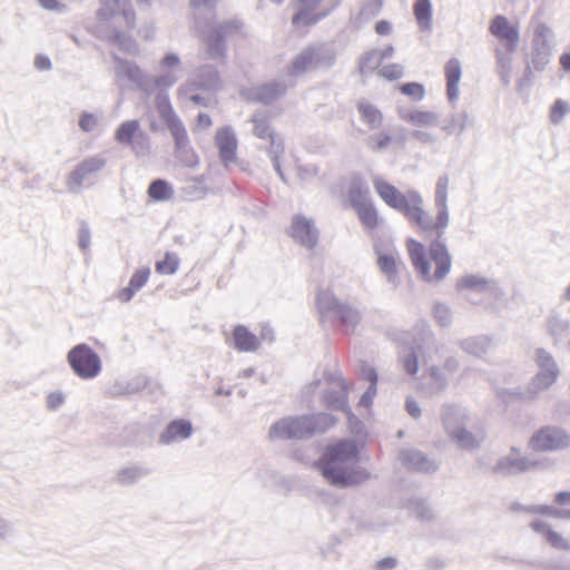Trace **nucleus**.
<instances>
[{
  "label": "nucleus",
  "mask_w": 570,
  "mask_h": 570,
  "mask_svg": "<svg viewBox=\"0 0 570 570\" xmlns=\"http://www.w3.org/2000/svg\"><path fill=\"white\" fill-rule=\"evenodd\" d=\"M432 314L435 322L443 327L451 325L452 323V314L448 305L443 303H434L432 308Z\"/></svg>",
  "instance_id": "55"
},
{
  "label": "nucleus",
  "mask_w": 570,
  "mask_h": 570,
  "mask_svg": "<svg viewBox=\"0 0 570 570\" xmlns=\"http://www.w3.org/2000/svg\"><path fill=\"white\" fill-rule=\"evenodd\" d=\"M177 80L178 78L173 72H166L156 77L147 76L144 91L147 94H151L155 90L168 91V89L171 88L177 82Z\"/></svg>",
  "instance_id": "38"
},
{
  "label": "nucleus",
  "mask_w": 570,
  "mask_h": 570,
  "mask_svg": "<svg viewBox=\"0 0 570 570\" xmlns=\"http://www.w3.org/2000/svg\"><path fill=\"white\" fill-rule=\"evenodd\" d=\"M171 188L164 180H155L150 184L148 194L153 199L156 200H167L171 196Z\"/></svg>",
  "instance_id": "52"
},
{
  "label": "nucleus",
  "mask_w": 570,
  "mask_h": 570,
  "mask_svg": "<svg viewBox=\"0 0 570 570\" xmlns=\"http://www.w3.org/2000/svg\"><path fill=\"white\" fill-rule=\"evenodd\" d=\"M212 28L222 33L224 38H227L228 36L238 32L243 28V22L242 20L234 18L219 22Z\"/></svg>",
  "instance_id": "58"
},
{
  "label": "nucleus",
  "mask_w": 570,
  "mask_h": 570,
  "mask_svg": "<svg viewBox=\"0 0 570 570\" xmlns=\"http://www.w3.org/2000/svg\"><path fill=\"white\" fill-rule=\"evenodd\" d=\"M535 463L512 448L509 453L500 456L492 470L497 474L513 475L533 469Z\"/></svg>",
  "instance_id": "16"
},
{
  "label": "nucleus",
  "mask_w": 570,
  "mask_h": 570,
  "mask_svg": "<svg viewBox=\"0 0 570 570\" xmlns=\"http://www.w3.org/2000/svg\"><path fill=\"white\" fill-rule=\"evenodd\" d=\"M399 90L402 95L410 97L414 101H421L425 96L424 86L416 81L401 83Z\"/></svg>",
  "instance_id": "51"
},
{
  "label": "nucleus",
  "mask_w": 570,
  "mask_h": 570,
  "mask_svg": "<svg viewBox=\"0 0 570 570\" xmlns=\"http://www.w3.org/2000/svg\"><path fill=\"white\" fill-rule=\"evenodd\" d=\"M420 363L424 370L422 389L432 395L441 393L448 385L449 374L459 368V360L455 356L441 360L439 351L430 345L412 350L403 358L404 368L410 374L417 372Z\"/></svg>",
  "instance_id": "2"
},
{
  "label": "nucleus",
  "mask_w": 570,
  "mask_h": 570,
  "mask_svg": "<svg viewBox=\"0 0 570 570\" xmlns=\"http://www.w3.org/2000/svg\"><path fill=\"white\" fill-rule=\"evenodd\" d=\"M78 125L83 132H91L98 125V117L92 112L83 111L79 116Z\"/></svg>",
  "instance_id": "63"
},
{
  "label": "nucleus",
  "mask_w": 570,
  "mask_h": 570,
  "mask_svg": "<svg viewBox=\"0 0 570 570\" xmlns=\"http://www.w3.org/2000/svg\"><path fill=\"white\" fill-rule=\"evenodd\" d=\"M364 376L370 382V386L366 392L362 395L358 405L363 407H368L372 404L373 397L376 394V382L377 374L373 367H367L364 370Z\"/></svg>",
  "instance_id": "48"
},
{
  "label": "nucleus",
  "mask_w": 570,
  "mask_h": 570,
  "mask_svg": "<svg viewBox=\"0 0 570 570\" xmlns=\"http://www.w3.org/2000/svg\"><path fill=\"white\" fill-rule=\"evenodd\" d=\"M489 29L509 53L517 50L520 39L519 28L512 24L505 16L497 14L491 20Z\"/></svg>",
  "instance_id": "14"
},
{
  "label": "nucleus",
  "mask_w": 570,
  "mask_h": 570,
  "mask_svg": "<svg viewBox=\"0 0 570 570\" xmlns=\"http://www.w3.org/2000/svg\"><path fill=\"white\" fill-rule=\"evenodd\" d=\"M399 460L406 468L417 472H434L439 468L436 460L414 449L402 450Z\"/></svg>",
  "instance_id": "22"
},
{
  "label": "nucleus",
  "mask_w": 570,
  "mask_h": 570,
  "mask_svg": "<svg viewBox=\"0 0 570 570\" xmlns=\"http://www.w3.org/2000/svg\"><path fill=\"white\" fill-rule=\"evenodd\" d=\"M383 8V0H368L365 2L358 13V19L367 21L380 14Z\"/></svg>",
  "instance_id": "56"
},
{
  "label": "nucleus",
  "mask_w": 570,
  "mask_h": 570,
  "mask_svg": "<svg viewBox=\"0 0 570 570\" xmlns=\"http://www.w3.org/2000/svg\"><path fill=\"white\" fill-rule=\"evenodd\" d=\"M291 236L301 246L311 249L318 240V229L314 220L302 214H296L292 218Z\"/></svg>",
  "instance_id": "15"
},
{
  "label": "nucleus",
  "mask_w": 570,
  "mask_h": 570,
  "mask_svg": "<svg viewBox=\"0 0 570 570\" xmlns=\"http://www.w3.org/2000/svg\"><path fill=\"white\" fill-rule=\"evenodd\" d=\"M155 102H156L157 110L160 115V118L175 112V110L170 104L168 91H164V90L158 91L157 90V95L155 97Z\"/></svg>",
  "instance_id": "60"
},
{
  "label": "nucleus",
  "mask_w": 570,
  "mask_h": 570,
  "mask_svg": "<svg viewBox=\"0 0 570 570\" xmlns=\"http://www.w3.org/2000/svg\"><path fill=\"white\" fill-rule=\"evenodd\" d=\"M531 446L535 451H554L570 446V436L557 428H544L531 439Z\"/></svg>",
  "instance_id": "13"
},
{
  "label": "nucleus",
  "mask_w": 570,
  "mask_h": 570,
  "mask_svg": "<svg viewBox=\"0 0 570 570\" xmlns=\"http://www.w3.org/2000/svg\"><path fill=\"white\" fill-rule=\"evenodd\" d=\"M353 209L365 230L373 232L379 227L381 218L373 200L361 204Z\"/></svg>",
  "instance_id": "28"
},
{
  "label": "nucleus",
  "mask_w": 570,
  "mask_h": 570,
  "mask_svg": "<svg viewBox=\"0 0 570 570\" xmlns=\"http://www.w3.org/2000/svg\"><path fill=\"white\" fill-rule=\"evenodd\" d=\"M222 87L223 81L218 69L213 65H203L198 68L195 80L183 85L179 91L204 90L217 92Z\"/></svg>",
  "instance_id": "12"
},
{
  "label": "nucleus",
  "mask_w": 570,
  "mask_h": 570,
  "mask_svg": "<svg viewBox=\"0 0 570 570\" xmlns=\"http://www.w3.org/2000/svg\"><path fill=\"white\" fill-rule=\"evenodd\" d=\"M570 112V105L563 99H557L550 108V120L553 124H560L564 116Z\"/></svg>",
  "instance_id": "57"
},
{
  "label": "nucleus",
  "mask_w": 570,
  "mask_h": 570,
  "mask_svg": "<svg viewBox=\"0 0 570 570\" xmlns=\"http://www.w3.org/2000/svg\"><path fill=\"white\" fill-rule=\"evenodd\" d=\"M335 9V6H332L331 8L326 10H322L318 12H314L315 9H312L309 7H306L304 4H298L297 11L292 17V23L294 26H313L326 18L332 13V11Z\"/></svg>",
  "instance_id": "27"
},
{
  "label": "nucleus",
  "mask_w": 570,
  "mask_h": 570,
  "mask_svg": "<svg viewBox=\"0 0 570 570\" xmlns=\"http://www.w3.org/2000/svg\"><path fill=\"white\" fill-rule=\"evenodd\" d=\"M383 62L379 58V50H368L364 52L358 62V70L361 75H367L368 72L380 69Z\"/></svg>",
  "instance_id": "45"
},
{
  "label": "nucleus",
  "mask_w": 570,
  "mask_h": 570,
  "mask_svg": "<svg viewBox=\"0 0 570 570\" xmlns=\"http://www.w3.org/2000/svg\"><path fill=\"white\" fill-rule=\"evenodd\" d=\"M523 511L529 514H542L554 519L570 520V510H560L547 504H533L523 508Z\"/></svg>",
  "instance_id": "40"
},
{
  "label": "nucleus",
  "mask_w": 570,
  "mask_h": 570,
  "mask_svg": "<svg viewBox=\"0 0 570 570\" xmlns=\"http://www.w3.org/2000/svg\"><path fill=\"white\" fill-rule=\"evenodd\" d=\"M68 363L73 372L83 380L94 379L101 371L100 357L86 344H78L69 351Z\"/></svg>",
  "instance_id": "9"
},
{
  "label": "nucleus",
  "mask_w": 570,
  "mask_h": 570,
  "mask_svg": "<svg viewBox=\"0 0 570 570\" xmlns=\"http://www.w3.org/2000/svg\"><path fill=\"white\" fill-rule=\"evenodd\" d=\"M456 287L460 292L473 291L489 295L492 298H498L503 295L498 283L493 279H488L479 275H465L458 279Z\"/></svg>",
  "instance_id": "20"
},
{
  "label": "nucleus",
  "mask_w": 570,
  "mask_h": 570,
  "mask_svg": "<svg viewBox=\"0 0 570 570\" xmlns=\"http://www.w3.org/2000/svg\"><path fill=\"white\" fill-rule=\"evenodd\" d=\"M377 256V266L384 274L387 282L395 283L400 267L403 265L397 253L393 249L375 248Z\"/></svg>",
  "instance_id": "24"
},
{
  "label": "nucleus",
  "mask_w": 570,
  "mask_h": 570,
  "mask_svg": "<svg viewBox=\"0 0 570 570\" xmlns=\"http://www.w3.org/2000/svg\"><path fill=\"white\" fill-rule=\"evenodd\" d=\"M233 345L240 352H254L258 348L259 341L245 326L238 325L233 331Z\"/></svg>",
  "instance_id": "30"
},
{
  "label": "nucleus",
  "mask_w": 570,
  "mask_h": 570,
  "mask_svg": "<svg viewBox=\"0 0 570 570\" xmlns=\"http://www.w3.org/2000/svg\"><path fill=\"white\" fill-rule=\"evenodd\" d=\"M377 75L389 81L399 80L404 76V69L399 63H390L379 69Z\"/></svg>",
  "instance_id": "59"
},
{
  "label": "nucleus",
  "mask_w": 570,
  "mask_h": 570,
  "mask_svg": "<svg viewBox=\"0 0 570 570\" xmlns=\"http://www.w3.org/2000/svg\"><path fill=\"white\" fill-rule=\"evenodd\" d=\"M207 56L212 60L224 59L227 53L226 38L210 28L205 38Z\"/></svg>",
  "instance_id": "29"
},
{
  "label": "nucleus",
  "mask_w": 570,
  "mask_h": 570,
  "mask_svg": "<svg viewBox=\"0 0 570 570\" xmlns=\"http://www.w3.org/2000/svg\"><path fill=\"white\" fill-rule=\"evenodd\" d=\"M119 16L122 17L125 26L128 29L131 30V29L135 28V26H136V12L134 10L132 4L128 0L124 1L122 6L120 8Z\"/></svg>",
  "instance_id": "64"
},
{
  "label": "nucleus",
  "mask_w": 570,
  "mask_h": 570,
  "mask_svg": "<svg viewBox=\"0 0 570 570\" xmlns=\"http://www.w3.org/2000/svg\"><path fill=\"white\" fill-rule=\"evenodd\" d=\"M317 307L322 313H333L336 315L342 304L335 297V295L328 291L323 289L318 292L316 298Z\"/></svg>",
  "instance_id": "42"
},
{
  "label": "nucleus",
  "mask_w": 570,
  "mask_h": 570,
  "mask_svg": "<svg viewBox=\"0 0 570 570\" xmlns=\"http://www.w3.org/2000/svg\"><path fill=\"white\" fill-rule=\"evenodd\" d=\"M179 265V258L170 253H167L163 261L156 263V272L163 275L175 274Z\"/></svg>",
  "instance_id": "54"
},
{
  "label": "nucleus",
  "mask_w": 570,
  "mask_h": 570,
  "mask_svg": "<svg viewBox=\"0 0 570 570\" xmlns=\"http://www.w3.org/2000/svg\"><path fill=\"white\" fill-rule=\"evenodd\" d=\"M318 469L324 479L337 488L353 487L368 478V473L360 466L356 443L351 440L328 446L320 459Z\"/></svg>",
  "instance_id": "1"
},
{
  "label": "nucleus",
  "mask_w": 570,
  "mask_h": 570,
  "mask_svg": "<svg viewBox=\"0 0 570 570\" xmlns=\"http://www.w3.org/2000/svg\"><path fill=\"white\" fill-rule=\"evenodd\" d=\"M546 330L554 346L563 345L570 352V322L567 318L558 314L550 315Z\"/></svg>",
  "instance_id": "23"
},
{
  "label": "nucleus",
  "mask_w": 570,
  "mask_h": 570,
  "mask_svg": "<svg viewBox=\"0 0 570 570\" xmlns=\"http://www.w3.org/2000/svg\"><path fill=\"white\" fill-rule=\"evenodd\" d=\"M111 59L115 62V73L118 79H127L135 83L140 90L144 91L147 75L134 61L121 58L117 53H111Z\"/></svg>",
  "instance_id": "19"
},
{
  "label": "nucleus",
  "mask_w": 570,
  "mask_h": 570,
  "mask_svg": "<svg viewBox=\"0 0 570 570\" xmlns=\"http://www.w3.org/2000/svg\"><path fill=\"white\" fill-rule=\"evenodd\" d=\"M140 130V124L137 119L124 121L119 125L115 132V139L117 142H134V137Z\"/></svg>",
  "instance_id": "41"
},
{
  "label": "nucleus",
  "mask_w": 570,
  "mask_h": 570,
  "mask_svg": "<svg viewBox=\"0 0 570 570\" xmlns=\"http://www.w3.org/2000/svg\"><path fill=\"white\" fill-rule=\"evenodd\" d=\"M108 40L127 55L135 56L139 52V46L132 36L124 32L119 28H112Z\"/></svg>",
  "instance_id": "34"
},
{
  "label": "nucleus",
  "mask_w": 570,
  "mask_h": 570,
  "mask_svg": "<svg viewBox=\"0 0 570 570\" xmlns=\"http://www.w3.org/2000/svg\"><path fill=\"white\" fill-rule=\"evenodd\" d=\"M148 474H149V470L147 468L139 466V465H130V466H125V468H121L120 470H118L116 473L115 480H116V482H118L120 484L128 485V484L136 483L138 480H140L141 478H144Z\"/></svg>",
  "instance_id": "39"
},
{
  "label": "nucleus",
  "mask_w": 570,
  "mask_h": 570,
  "mask_svg": "<svg viewBox=\"0 0 570 570\" xmlns=\"http://www.w3.org/2000/svg\"><path fill=\"white\" fill-rule=\"evenodd\" d=\"M528 385L524 387L504 389L501 394L507 401H534L537 397L527 395Z\"/></svg>",
  "instance_id": "62"
},
{
  "label": "nucleus",
  "mask_w": 570,
  "mask_h": 570,
  "mask_svg": "<svg viewBox=\"0 0 570 570\" xmlns=\"http://www.w3.org/2000/svg\"><path fill=\"white\" fill-rule=\"evenodd\" d=\"M322 392V397L328 407L343 410L345 406L344 385L340 380L326 379L315 383Z\"/></svg>",
  "instance_id": "21"
},
{
  "label": "nucleus",
  "mask_w": 570,
  "mask_h": 570,
  "mask_svg": "<svg viewBox=\"0 0 570 570\" xmlns=\"http://www.w3.org/2000/svg\"><path fill=\"white\" fill-rule=\"evenodd\" d=\"M492 340L483 335L468 337L460 342L462 351L473 356H482L492 348Z\"/></svg>",
  "instance_id": "32"
},
{
  "label": "nucleus",
  "mask_w": 570,
  "mask_h": 570,
  "mask_svg": "<svg viewBox=\"0 0 570 570\" xmlns=\"http://www.w3.org/2000/svg\"><path fill=\"white\" fill-rule=\"evenodd\" d=\"M169 129L170 134L174 137L175 142H186L187 139V131L185 129L184 124L179 119V117L176 115V112H173L170 115H167L161 118Z\"/></svg>",
  "instance_id": "43"
},
{
  "label": "nucleus",
  "mask_w": 570,
  "mask_h": 570,
  "mask_svg": "<svg viewBox=\"0 0 570 570\" xmlns=\"http://www.w3.org/2000/svg\"><path fill=\"white\" fill-rule=\"evenodd\" d=\"M287 92V86L283 81H268L258 86L243 89L242 97L249 102H258L271 106Z\"/></svg>",
  "instance_id": "11"
},
{
  "label": "nucleus",
  "mask_w": 570,
  "mask_h": 570,
  "mask_svg": "<svg viewBox=\"0 0 570 570\" xmlns=\"http://www.w3.org/2000/svg\"><path fill=\"white\" fill-rule=\"evenodd\" d=\"M530 528L552 549L564 552L570 551V539L553 529L547 521L535 518L531 521Z\"/></svg>",
  "instance_id": "18"
},
{
  "label": "nucleus",
  "mask_w": 570,
  "mask_h": 570,
  "mask_svg": "<svg viewBox=\"0 0 570 570\" xmlns=\"http://www.w3.org/2000/svg\"><path fill=\"white\" fill-rule=\"evenodd\" d=\"M314 69L330 70L336 62V51L328 46H313Z\"/></svg>",
  "instance_id": "35"
},
{
  "label": "nucleus",
  "mask_w": 570,
  "mask_h": 570,
  "mask_svg": "<svg viewBox=\"0 0 570 570\" xmlns=\"http://www.w3.org/2000/svg\"><path fill=\"white\" fill-rule=\"evenodd\" d=\"M413 14L421 31L432 30L433 7L431 0H416L413 6Z\"/></svg>",
  "instance_id": "33"
},
{
  "label": "nucleus",
  "mask_w": 570,
  "mask_h": 570,
  "mask_svg": "<svg viewBox=\"0 0 570 570\" xmlns=\"http://www.w3.org/2000/svg\"><path fill=\"white\" fill-rule=\"evenodd\" d=\"M311 69H314L313 46H308L297 53L288 67L289 76H299Z\"/></svg>",
  "instance_id": "31"
},
{
  "label": "nucleus",
  "mask_w": 570,
  "mask_h": 570,
  "mask_svg": "<svg viewBox=\"0 0 570 570\" xmlns=\"http://www.w3.org/2000/svg\"><path fill=\"white\" fill-rule=\"evenodd\" d=\"M334 423L327 414L303 415L298 417H284L276 421L268 431L271 441H285L289 439H304L317 432L325 431Z\"/></svg>",
  "instance_id": "6"
},
{
  "label": "nucleus",
  "mask_w": 570,
  "mask_h": 570,
  "mask_svg": "<svg viewBox=\"0 0 570 570\" xmlns=\"http://www.w3.org/2000/svg\"><path fill=\"white\" fill-rule=\"evenodd\" d=\"M193 434V425L187 420H175L170 422L165 431L159 436V442L163 444H171L175 442L184 441Z\"/></svg>",
  "instance_id": "25"
},
{
  "label": "nucleus",
  "mask_w": 570,
  "mask_h": 570,
  "mask_svg": "<svg viewBox=\"0 0 570 570\" xmlns=\"http://www.w3.org/2000/svg\"><path fill=\"white\" fill-rule=\"evenodd\" d=\"M469 124V117L466 112H460L451 117V119L442 125V129L449 135H460Z\"/></svg>",
  "instance_id": "49"
},
{
  "label": "nucleus",
  "mask_w": 570,
  "mask_h": 570,
  "mask_svg": "<svg viewBox=\"0 0 570 570\" xmlns=\"http://www.w3.org/2000/svg\"><path fill=\"white\" fill-rule=\"evenodd\" d=\"M263 151L268 155L278 176L286 183L284 169L295 168L302 180H308L317 174L315 166L302 164L301 150L285 151L284 145H264Z\"/></svg>",
  "instance_id": "7"
},
{
  "label": "nucleus",
  "mask_w": 570,
  "mask_h": 570,
  "mask_svg": "<svg viewBox=\"0 0 570 570\" xmlns=\"http://www.w3.org/2000/svg\"><path fill=\"white\" fill-rule=\"evenodd\" d=\"M125 0H100V8L97 10L99 21H109L119 16L120 8Z\"/></svg>",
  "instance_id": "44"
},
{
  "label": "nucleus",
  "mask_w": 570,
  "mask_h": 570,
  "mask_svg": "<svg viewBox=\"0 0 570 570\" xmlns=\"http://www.w3.org/2000/svg\"><path fill=\"white\" fill-rule=\"evenodd\" d=\"M336 315L340 317L343 324L352 328H354L361 320V314L357 309L344 304H342Z\"/></svg>",
  "instance_id": "53"
},
{
  "label": "nucleus",
  "mask_w": 570,
  "mask_h": 570,
  "mask_svg": "<svg viewBox=\"0 0 570 570\" xmlns=\"http://www.w3.org/2000/svg\"><path fill=\"white\" fill-rule=\"evenodd\" d=\"M534 362L538 366V372L528 383V393L530 397H538V395L551 387L560 376V368L550 352L544 348H537L534 354Z\"/></svg>",
  "instance_id": "8"
},
{
  "label": "nucleus",
  "mask_w": 570,
  "mask_h": 570,
  "mask_svg": "<svg viewBox=\"0 0 570 570\" xmlns=\"http://www.w3.org/2000/svg\"><path fill=\"white\" fill-rule=\"evenodd\" d=\"M176 153L177 157L185 166L194 167L197 165L198 157L189 145H177Z\"/></svg>",
  "instance_id": "61"
},
{
  "label": "nucleus",
  "mask_w": 570,
  "mask_h": 570,
  "mask_svg": "<svg viewBox=\"0 0 570 570\" xmlns=\"http://www.w3.org/2000/svg\"><path fill=\"white\" fill-rule=\"evenodd\" d=\"M86 166H78L72 173H70L66 179L67 189L69 193L79 194L83 187L85 181L88 178L83 174Z\"/></svg>",
  "instance_id": "50"
},
{
  "label": "nucleus",
  "mask_w": 570,
  "mask_h": 570,
  "mask_svg": "<svg viewBox=\"0 0 570 570\" xmlns=\"http://www.w3.org/2000/svg\"><path fill=\"white\" fill-rule=\"evenodd\" d=\"M347 199L353 208L372 200L368 187L362 179L355 178L351 181Z\"/></svg>",
  "instance_id": "36"
},
{
  "label": "nucleus",
  "mask_w": 570,
  "mask_h": 570,
  "mask_svg": "<svg viewBox=\"0 0 570 570\" xmlns=\"http://www.w3.org/2000/svg\"><path fill=\"white\" fill-rule=\"evenodd\" d=\"M552 36V30L546 23L537 24L531 42V52L527 59L537 71L544 70L547 65L550 62L552 46L549 42V38Z\"/></svg>",
  "instance_id": "10"
},
{
  "label": "nucleus",
  "mask_w": 570,
  "mask_h": 570,
  "mask_svg": "<svg viewBox=\"0 0 570 570\" xmlns=\"http://www.w3.org/2000/svg\"><path fill=\"white\" fill-rule=\"evenodd\" d=\"M440 420L446 435L463 449H476L484 439L478 416L460 404H444L441 407Z\"/></svg>",
  "instance_id": "3"
},
{
  "label": "nucleus",
  "mask_w": 570,
  "mask_h": 570,
  "mask_svg": "<svg viewBox=\"0 0 570 570\" xmlns=\"http://www.w3.org/2000/svg\"><path fill=\"white\" fill-rule=\"evenodd\" d=\"M372 184L379 197L393 209L402 213L412 225L423 232L432 230V216L424 209L422 196L414 190L402 194L380 176H373Z\"/></svg>",
  "instance_id": "4"
},
{
  "label": "nucleus",
  "mask_w": 570,
  "mask_h": 570,
  "mask_svg": "<svg viewBox=\"0 0 570 570\" xmlns=\"http://www.w3.org/2000/svg\"><path fill=\"white\" fill-rule=\"evenodd\" d=\"M450 187V179L448 176H442L438 179L435 186L434 203L438 210L435 219L432 217V230L444 229L449 226L450 217L448 210V193Z\"/></svg>",
  "instance_id": "17"
},
{
  "label": "nucleus",
  "mask_w": 570,
  "mask_h": 570,
  "mask_svg": "<svg viewBox=\"0 0 570 570\" xmlns=\"http://www.w3.org/2000/svg\"><path fill=\"white\" fill-rule=\"evenodd\" d=\"M254 122V135L262 140L269 139V142H276V134L271 127L267 118L255 116Z\"/></svg>",
  "instance_id": "47"
},
{
  "label": "nucleus",
  "mask_w": 570,
  "mask_h": 570,
  "mask_svg": "<svg viewBox=\"0 0 570 570\" xmlns=\"http://www.w3.org/2000/svg\"><path fill=\"white\" fill-rule=\"evenodd\" d=\"M404 118L416 127L438 125V116L432 111L413 110L410 111Z\"/></svg>",
  "instance_id": "46"
},
{
  "label": "nucleus",
  "mask_w": 570,
  "mask_h": 570,
  "mask_svg": "<svg viewBox=\"0 0 570 570\" xmlns=\"http://www.w3.org/2000/svg\"><path fill=\"white\" fill-rule=\"evenodd\" d=\"M407 253L415 271L428 282L441 281L450 272L451 259L441 242L436 240L431 244L428 257L424 246L411 238L407 240Z\"/></svg>",
  "instance_id": "5"
},
{
  "label": "nucleus",
  "mask_w": 570,
  "mask_h": 570,
  "mask_svg": "<svg viewBox=\"0 0 570 570\" xmlns=\"http://www.w3.org/2000/svg\"><path fill=\"white\" fill-rule=\"evenodd\" d=\"M444 75L446 79V96L450 102H454L459 98V82L462 76L461 63L459 59L451 58L445 62Z\"/></svg>",
  "instance_id": "26"
},
{
  "label": "nucleus",
  "mask_w": 570,
  "mask_h": 570,
  "mask_svg": "<svg viewBox=\"0 0 570 570\" xmlns=\"http://www.w3.org/2000/svg\"><path fill=\"white\" fill-rule=\"evenodd\" d=\"M357 111L360 112L362 121L366 124L371 129H376L382 125V112L373 104L367 101H360L357 102Z\"/></svg>",
  "instance_id": "37"
}]
</instances>
